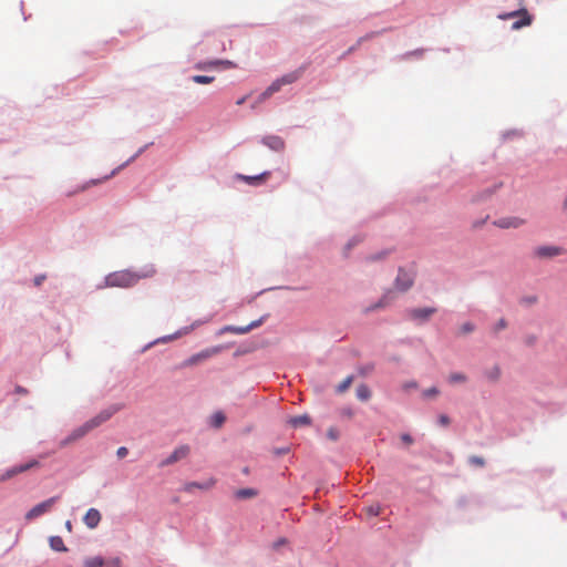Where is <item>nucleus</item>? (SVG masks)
<instances>
[{"label": "nucleus", "instance_id": "44", "mask_svg": "<svg viewBox=\"0 0 567 567\" xmlns=\"http://www.w3.org/2000/svg\"><path fill=\"white\" fill-rule=\"evenodd\" d=\"M208 355H209L208 352L199 353L196 357H193L190 359V363H195L198 359H206V358H208Z\"/></svg>", "mask_w": 567, "mask_h": 567}, {"label": "nucleus", "instance_id": "34", "mask_svg": "<svg viewBox=\"0 0 567 567\" xmlns=\"http://www.w3.org/2000/svg\"><path fill=\"white\" fill-rule=\"evenodd\" d=\"M327 436L331 441H337L339 439V431H338V429L334 427V426L329 427L328 431H327Z\"/></svg>", "mask_w": 567, "mask_h": 567}, {"label": "nucleus", "instance_id": "29", "mask_svg": "<svg viewBox=\"0 0 567 567\" xmlns=\"http://www.w3.org/2000/svg\"><path fill=\"white\" fill-rule=\"evenodd\" d=\"M353 375H348L338 386H337V392L338 393H343L346 392L352 384L353 382Z\"/></svg>", "mask_w": 567, "mask_h": 567}, {"label": "nucleus", "instance_id": "9", "mask_svg": "<svg viewBox=\"0 0 567 567\" xmlns=\"http://www.w3.org/2000/svg\"><path fill=\"white\" fill-rule=\"evenodd\" d=\"M189 446L188 445H181L177 449L173 451V453L165 460H163L159 464V466H168L172 465L183 458H185L189 454Z\"/></svg>", "mask_w": 567, "mask_h": 567}, {"label": "nucleus", "instance_id": "13", "mask_svg": "<svg viewBox=\"0 0 567 567\" xmlns=\"http://www.w3.org/2000/svg\"><path fill=\"white\" fill-rule=\"evenodd\" d=\"M101 518V514L96 508H90L84 515L83 522L89 528L93 529L100 524Z\"/></svg>", "mask_w": 567, "mask_h": 567}, {"label": "nucleus", "instance_id": "45", "mask_svg": "<svg viewBox=\"0 0 567 567\" xmlns=\"http://www.w3.org/2000/svg\"><path fill=\"white\" fill-rule=\"evenodd\" d=\"M14 391H16V393H18L20 395H27L29 393V391L21 385H17Z\"/></svg>", "mask_w": 567, "mask_h": 567}, {"label": "nucleus", "instance_id": "16", "mask_svg": "<svg viewBox=\"0 0 567 567\" xmlns=\"http://www.w3.org/2000/svg\"><path fill=\"white\" fill-rule=\"evenodd\" d=\"M502 377V369L498 364H494L493 367L486 369L484 371V378L489 383H497Z\"/></svg>", "mask_w": 567, "mask_h": 567}, {"label": "nucleus", "instance_id": "25", "mask_svg": "<svg viewBox=\"0 0 567 567\" xmlns=\"http://www.w3.org/2000/svg\"><path fill=\"white\" fill-rule=\"evenodd\" d=\"M105 560L101 556L89 557L83 561V567H104Z\"/></svg>", "mask_w": 567, "mask_h": 567}, {"label": "nucleus", "instance_id": "39", "mask_svg": "<svg viewBox=\"0 0 567 567\" xmlns=\"http://www.w3.org/2000/svg\"><path fill=\"white\" fill-rule=\"evenodd\" d=\"M439 423L442 425V426H447L450 424V417L445 414H441L439 416Z\"/></svg>", "mask_w": 567, "mask_h": 567}, {"label": "nucleus", "instance_id": "30", "mask_svg": "<svg viewBox=\"0 0 567 567\" xmlns=\"http://www.w3.org/2000/svg\"><path fill=\"white\" fill-rule=\"evenodd\" d=\"M215 80L214 76L208 75H193L192 81L197 84H209Z\"/></svg>", "mask_w": 567, "mask_h": 567}, {"label": "nucleus", "instance_id": "36", "mask_svg": "<svg viewBox=\"0 0 567 567\" xmlns=\"http://www.w3.org/2000/svg\"><path fill=\"white\" fill-rule=\"evenodd\" d=\"M439 393H440L439 389L435 386H432V388L423 391V396L424 398H433V396L439 395Z\"/></svg>", "mask_w": 567, "mask_h": 567}, {"label": "nucleus", "instance_id": "6", "mask_svg": "<svg viewBox=\"0 0 567 567\" xmlns=\"http://www.w3.org/2000/svg\"><path fill=\"white\" fill-rule=\"evenodd\" d=\"M414 284V276L412 272L404 269H399L395 278V288L402 292L409 290Z\"/></svg>", "mask_w": 567, "mask_h": 567}, {"label": "nucleus", "instance_id": "49", "mask_svg": "<svg viewBox=\"0 0 567 567\" xmlns=\"http://www.w3.org/2000/svg\"><path fill=\"white\" fill-rule=\"evenodd\" d=\"M137 155H138V154H136V155L132 156V158H131L128 162L134 161V159L136 158V156H137Z\"/></svg>", "mask_w": 567, "mask_h": 567}, {"label": "nucleus", "instance_id": "7", "mask_svg": "<svg viewBox=\"0 0 567 567\" xmlns=\"http://www.w3.org/2000/svg\"><path fill=\"white\" fill-rule=\"evenodd\" d=\"M39 465V462L38 461H30L25 464H21V465H17V466H13L9 470H7L1 476H0V482H4V481H8L12 477H14L16 475L18 474H21V473H24L27 472L28 470L30 468H33L35 466Z\"/></svg>", "mask_w": 567, "mask_h": 567}, {"label": "nucleus", "instance_id": "24", "mask_svg": "<svg viewBox=\"0 0 567 567\" xmlns=\"http://www.w3.org/2000/svg\"><path fill=\"white\" fill-rule=\"evenodd\" d=\"M257 495V491L254 488H240L235 492V497L238 499L252 498Z\"/></svg>", "mask_w": 567, "mask_h": 567}, {"label": "nucleus", "instance_id": "43", "mask_svg": "<svg viewBox=\"0 0 567 567\" xmlns=\"http://www.w3.org/2000/svg\"><path fill=\"white\" fill-rule=\"evenodd\" d=\"M401 440L403 443L408 444V445H411L413 443V439L410 434H402L401 435Z\"/></svg>", "mask_w": 567, "mask_h": 567}, {"label": "nucleus", "instance_id": "4", "mask_svg": "<svg viewBox=\"0 0 567 567\" xmlns=\"http://www.w3.org/2000/svg\"><path fill=\"white\" fill-rule=\"evenodd\" d=\"M522 17V19L515 21L512 25L514 30L520 29L523 27L529 25L532 23V17L528 14L526 9H520L514 12L501 14L498 18L502 20H507L514 17Z\"/></svg>", "mask_w": 567, "mask_h": 567}, {"label": "nucleus", "instance_id": "38", "mask_svg": "<svg viewBox=\"0 0 567 567\" xmlns=\"http://www.w3.org/2000/svg\"><path fill=\"white\" fill-rule=\"evenodd\" d=\"M195 68L197 70H207V69L216 68V65H209V61H207V62H198V63H196Z\"/></svg>", "mask_w": 567, "mask_h": 567}, {"label": "nucleus", "instance_id": "37", "mask_svg": "<svg viewBox=\"0 0 567 567\" xmlns=\"http://www.w3.org/2000/svg\"><path fill=\"white\" fill-rule=\"evenodd\" d=\"M105 567H122V560L118 557L105 561Z\"/></svg>", "mask_w": 567, "mask_h": 567}, {"label": "nucleus", "instance_id": "26", "mask_svg": "<svg viewBox=\"0 0 567 567\" xmlns=\"http://www.w3.org/2000/svg\"><path fill=\"white\" fill-rule=\"evenodd\" d=\"M355 393H357V398L360 401H368L371 398V391H370L369 386L365 384H360L357 388Z\"/></svg>", "mask_w": 567, "mask_h": 567}, {"label": "nucleus", "instance_id": "5", "mask_svg": "<svg viewBox=\"0 0 567 567\" xmlns=\"http://www.w3.org/2000/svg\"><path fill=\"white\" fill-rule=\"evenodd\" d=\"M120 410V406L112 405L103 411H101L97 415L89 420L86 423L91 430L100 426L107 420H110L117 411Z\"/></svg>", "mask_w": 567, "mask_h": 567}, {"label": "nucleus", "instance_id": "27", "mask_svg": "<svg viewBox=\"0 0 567 567\" xmlns=\"http://www.w3.org/2000/svg\"><path fill=\"white\" fill-rule=\"evenodd\" d=\"M225 421H226L225 414L223 412L218 411L212 415L210 425L216 429H219L224 424Z\"/></svg>", "mask_w": 567, "mask_h": 567}, {"label": "nucleus", "instance_id": "3", "mask_svg": "<svg viewBox=\"0 0 567 567\" xmlns=\"http://www.w3.org/2000/svg\"><path fill=\"white\" fill-rule=\"evenodd\" d=\"M60 499V496H53L51 498L45 499L42 503L33 506L27 514L25 519L31 520L34 519L52 509L54 504Z\"/></svg>", "mask_w": 567, "mask_h": 567}, {"label": "nucleus", "instance_id": "31", "mask_svg": "<svg viewBox=\"0 0 567 567\" xmlns=\"http://www.w3.org/2000/svg\"><path fill=\"white\" fill-rule=\"evenodd\" d=\"M209 65H216V68L223 66L226 69L233 68L234 63L228 60H212L209 61Z\"/></svg>", "mask_w": 567, "mask_h": 567}, {"label": "nucleus", "instance_id": "28", "mask_svg": "<svg viewBox=\"0 0 567 567\" xmlns=\"http://www.w3.org/2000/svg\"><path fill=\"white\" fill-rule=\"evenodd\" d=\"M466 381H467V377L461 372H453L449 375V382L452 384L465 383Z\"/></svg>", "mask_w": 567, "mask_h": 567}, {"label": "nucleus", "instance_id": "1", "mask_svg": "<svg viewBox=\"0 0 567 567\" xmlns=\"http://www.w3.org/2000/svg\"><path fill=\"white\" fill-rule=\"evenodd\" d=\"M156 274L153 265L144 267L138 272L128 269L114 271L105 277L106 287L130 288L135 286L141 279L151 278Z\"/></svg>", "mask_w": 567, "mask_h": 567}, {"label": "nucleus", "instance_id": "23", "mask_svg": "<svg viewBox=\"0 0 567 567\" xmlns=\"http://www.w3.org/2000/svg\"><path fill=\"white\" fill-rule=\"evenodd\" d=\"M311 419L307 414L293 416L289 420V424L292 427L306 426L309 425Z\"/></svg>", "mask_w": 567, "mask_h": 567}, {"label": "nucleus", "instance_id": "42", "mask_svg": "<svg viewBox=\"0 0 567 567\" xmlns=\"http://www.w3.org/2000/svg\"><path fill=\"white\" fill-rule=\"evenodd\" d=\"M45 280V275H39V276H35L34 279H33V282L37 287L41 286L42 282Z\"/></svg>", "mask_w": 567, "mask_h": 567}, {"label": "nucleus", "instance_id": "18", "mask_svg": "<svg viewBox=\"0 0 567 567\" xmlns=\"http://www.w3.org/2000/svg\"><path fill=\"white\" fill-rule=\"evenodd\" d=\"M281 89L280 82L278 80L274 81L258 97V102H262L270 97L274 93L278 92Z\"/></svg>", "mask_w": 567, "mask_h": 567}, {"label": "nucleus", "instance_id": "17", "mask_svg": "<svg viewBox=\"0 0 567 567\" xmlns=\"http://www.w3.org/2000/svg\"><path fill=\"white\" fill-rule=\"evenodd\" d=\"M90 431H92V430H91V427H89L87 423L85 422L82 426H80L76 430H74L71 433V435L62 442V445H66L70 442H74V441L83 437Z\"/></svg>", "mask_w": 567, "mask_h": 567}, {"label": "nucleus", "instance_id": "22", "mask_svg": "<svg viewBox=\"0 0 567 567\" xmlns=\"http://www.w3.org/2000/svg\"><path fill=\"white\" fill-rule=\"evenodd\" d=\"M49 544H50V547L55 551L64 553L68 550L62 537H60V536H51L49 538Z\"/></svg>", "mask_w": 567, "mask_h": 567}, {"label": "nucleus", "instance_id": "50", "mask_svg": "<svg viewBox=\"0 0 567 567\" xmlns=\"http://www.w3.org/2000/svg\"><path fill=\"white\" fill-rule=\"evenodd\" d=\"M346 415H349V416H351V415H352L351 411H349V412H346Z\"/></svg>", "mask_w": 567, "mask_h": 567}, {"label": "nucleus", "instance_id": "47", "mask_svg": "<svg viewBox=\"0 0 567 567\" xmlns=\"http://www.w3.org/2000/svg\"><path fill=\"white\" fill-rule=\"evenodd\" d=\"M65 527L69 532H72V523L70 520L65 523Z\"/></svg>", "mask_w": 567, "mask_h": 567}, {"label": "nucleus", "instance_id": "11", "mask_svg": "<svg viewBox=\"0 0 567 567\" xmlns=\"http://www.w3.org/2000/svg\"><path fill=\"white\" fill-rule=\"evenodd\" d=\"M261 143L275 152H281L285 150V141L277 135H268L262 137Z\"/></svg>", "mask_w": 567, "mask_h": 567}, {"label": "nucleus", "instance_id": "48", "mask_svg": "<svg viewBox=\"0 0 567 567\" xmlns=\"http://www.w3.org/2000/svg\"><path fill=\"white\" fill-rule=\"evenodd\" d=\"M245 101H246V96H244V97L239 99V100L236 102V104H237V105H241V104H244V103H245Z\"/></svg>", "mask_w": 567, "mask_h": 567}, {"label": "nucleus", "instance_id": "15", "mask_svg": "<svg viewBox=\"0 0 567 567\" xmlns=\"http://www.w3.org/2000/svg\"><path fill=\"white\" fill-rule=\"evenodd\" d=\"M260 324H261V320H256L245 327L227 326L224 328V331L236 333V334H245V333H248L250 330L259 327Z\"/></svg>", "mask_w": 567, "mask_h": 567}, {"label": "nucleus", "instance_id": "21", "mask_svg": "<svg viewBox=\"0 0 567 567\" xmlns=\"http://www.w3.org/2000/svg\"><path fill=\"white\" fill-rule=\"evenodd\" d=\"M301 76V71L296 70L293 72H290L288 74L282 75L281 78L277 79L280 82V85H287L296 82Z\"/></svg>", "mask_w": 567, "mask_h": 567}, {"label": "nucleus", "instance_id": "41", "mask_svg": "<svg viewBox=\"0 0 567 567\" xmlns=\"http://www.w3.org/2000/svg\"><path fill=\"white\" fill-rule=\"evenodd\" d=\"M402 388H403V390L409 391L410 389H416L417 388V383L415 381L405 382L402 385Z\"/></svg>", "mask_w": 567, "mask_h": 567}, {"label": "nucleus", "instance_id": "10", "mask_svg": "<svg viewBox=\"0 0 567 567\" xmlns=\"http://www.w3.org/2000/svg\"><path fill=\"white\" fill-rule=\"evenodd\" d=\"M436 312V309L433 307L426 308H414L408 311V316L410 319L424 322L430 319L432 315Z\"/></svg>", "mask_w": 567, "mask_h": 567}, {"label": "nucleus", "instance_id": "12", "mask_svg": "<svg viewBox=\"0 0 567 567\" xmlns=\"http://www.w3.org/2000/svg\"><path fill=\"white\" fill-rule=\"evenodd\" d=\"M118 169H120V168H117V169L113 171V172L111 173V175H110V176H105V177H103V178L91 179V181H89V182H86V183H84V184L80 185L78 188H75V189H73V190H68V192H66V195H68V196H72V195H74V194H78V193L84 192V190L89 189V188H90V187H92V186L99 185V184H101V183H103V182L107 181L110 177L114 176V175L117 173V171H118Z\"/></svg>", "mask_w": 567, "mask_h": 567}, {"label": "nucleus", "instance_id": "20", "mask_svg": "<svg viewBox=\"0 0 567 567\" xmlns=\"http://www.w3.org/2000/svg\"><path fill=\"white\" fill-rule=\"evenodd\" d=\"M216 481L214 478L208 480L205 483H187L184 487L186 492H192L194 488H200V489H209L215 485Z\"/></svg>", "mask_w": 567, "mask_h": 567}, {"label": "nucleus", "instance_id": "35", "mask_svg": "<svg viewBox=\"0 0 567 567\" xmlns=\"http://www.w3.org/2000/svg\"><path fill=\"white\" fill-rule=\"evenodd\" d=\"M470 463L478 467H483L485 465L484 458L476 455L470 457Z\"/></svg>", "mask_w": 567, "mask_h": 567}, {"label": "nucleus", "instance_id": "46", "mask_svg": "<svg viewBox=\"0 0 567 567\" xmlns=\"http://www.w3.org/2000/svg\"><path fill=\"white\" fill-rule=\"evenodd\" d=\"M377 34H378V32H372V33L367 34V35H364V37H362V38H359V40H358V44H360V43H361L362 41H364V40H368V39L373 38V37H374V35H377Z\"/></svg>", "mask_w": 567, "mask_h": 567}, {"label": "nucleus", "instance_id": "40", "mask_svg": "<svg viewBox=\"0 0 567 567\" xmlns=\"http://www.w3.org/2000/svg\"><path fill=\"white\" fill-rule=\"evenodd\" d=\"M127 453H128V450L125 446H121L116 451V455L118 458L125 457L127 455Z\"/></svg>", "mask_w": 567, "mask_h": 567}, {"label": "nucleus", "instance_id": "32", "mask_svg": "<svg viewBox=\"0 0 567 567\" xmlns=\"http://www.w3.org/2000/svg\"><path fill=\"white\" fill-rule=\"evenodd\" d=\"M474 330H475V326L472 322H464L460 327V332L462 334H468V333L473 332Z\"/></svg>", "mask_w": 567, "mask_h": 567}, {"label": "nucleus", "instance_id": "33", "mask_svg": "<svg viewBox=\"0 0 567 567\" xmlns=\"http://www.w3.org/2000/svg\"><path fill=\"white\" fill-rule=\"evenodd\" d=\"M507 328V321L504 318H501L494 326L493 332L498 333L499 331Z\"/></svg>", "mask_w": 567, "mask_h": 567}, {"label": "nucleus", "instance_id": "2", "mask_svg": "<svg viewBox=\"0 0 567 567\" xmlns=\"http://www.w3.org/2000/svg\"><path fill=\"white\" fill-rule=\"evenodd\" d=\"M567 251L564 247L554 245L538 246L533 250V256L537 259H551L565 255Z\"/></svg>", "mask_w": 567, "mask_h": 567}, {"label": "nucleus", "instance_id": "8", "mask_svg": "<svg viewBox=\"0 0 567 567\" xmlns=\"http://www.w3.org/2000/svg\"><path fill=\"white\" fill-rule=\"evenodd\" d=\"M525 224V219L517 217V216H506L498 218L493 221V225L502 228V229H509V228H519Z\"/></svg>", "mask_w": 567, "mask_h": 567}, {"label": "nucleus", "instance_id": "14", "mask_svg": "<svg viewBox=\"0 0 567 567\" xmlns=\"http://www.w3.org/2000/svg\"><path fill=\"white\" fill-rule=\"evenodd\" d=\"M269 176H270V172L267 171V172H264V173H261L259 175H255V176L239 174L237 176V178L240 181H244L248 185L257 186V185H260L261 183L266 182Z\"/></svg>", "mask_w": 567, "mask_h": 567}, {"label": "nucleus", "instance_id": "19", "mask_svg": "<svg viewBox=\"0 0 567 567\" xmlns=\"http://www.w3.org/2000/svg\"><path fill=\"white\" fill-rule=\"evenodd\" d=\"M394 299V296L391 291H388L386 293H384L382 296V298L373 306L369 307L365 309L367 312L369 311H372V310H377V309H380V308H384L385 306H388L392 300Z\"/></svg>", "mask_w": 567, "mask_h": 567}]
</instances>
